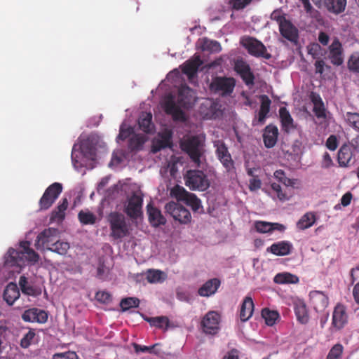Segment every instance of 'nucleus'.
Masks as SVG:
<instances>
[{"instance_id":"nucleus-1","label":"nucleus","mask_w":359,"mask_h":359,"mask_svg":"<svg viewBox=\"0 0 359 359\" xmlns=\"http://www.w3.org/2000/svg\"><path fill=\"white\" fill-rule=\"evenodd\" d=\"M20 249L10 248L7 252L6 262L12 266H21L27 261L32 264L36 263L39 255L30 248L29 241H21L19 243Z\"/></svg>"},{"instance_id":"nucleus-2","label":"nucleus","mask_w":359,"mask_h":359,"mask_svg":"<svg viewBox=\"0 0 359 359\" xmlns=\"http://www.w3.org/2000/svg\"><path fill=\"white\" fill-rule=\"evenodd\" d=\"M359 154V135L341 146L337 154V161L340 167H351L356 162Z\"/></svg>"},{"instance_id":"nucleus-3","label":"nucleus","mask_w":359,"mask_h":359,"mask_svg":"<svg viewBox=\"0 0 359 359\" xmlns=\"http://www.w3.org/2000/svg\"><path fill=\"white\" fill-rule=\"evenodd\" d=\"M107 222L111 231L109 236L114 240L121 239L129 235L128 225L123 214L112 212L109 215Z\"/></svg>"},{"instance_id":"nucleus-4","label":"nucleus","mask_w":359,"mask_h":359,"mask_svg":"<svg viewBox=\"0 0 359 359\" xmlns=\"http://www.w3.org/2000/svg\"><path fill=\"white\" fill-rule=\"evenodd\" d=\"M185 185L191 190L205 191L210 187L207 175L200 170H189L184 176Z\"/></svg>"},{"instance_id":"nucleus-5","label":"nucleus","mask_w":359,"mask_h":359,"mask_svg":"<svg viewBox=\"0 0 359 359\" xmlns=\"http://www.w3.org/2000/svg\"><path fill=\"white\" fill-rule=\"evenodd\" d=\"M241 43L248 50V53L254 57H263L266 60L271 58V55L267 52L263 43L254 37H243Z\"/></svg>"},{"instance_id":"nucleus-6","label":"nucleus","mask_w":359,"mask_h":359,"mask_svg":"<svg viewBox=\"0 0 359 359\" xmlns=\"http://www.w3.org/2000/svg\"><path fill=\"white\" fill-rule=\"evenodd\" d=\"M214 147L215 148V155L217 158L222 163L225 170L228 173H231L235 171V163L232 158L229 149L226 144L222 140H217L214 142Z\"/></svg>"},{"instance_id":"nucleus-7","label":"nucleus","mask_w":359,"mask_h":359,"mask_svg":"<svg viewBox=\"0 0 359 359\" xmlns=\"http://www.w3.org/2000/svg\"><path fill=\"white\" fill-rule=\"evenodd\" d=\"M181 147L192 161L199 164L203 154V143L198 136H192L187 139L181 144Z\"/></svg>"},{"instance_id":"nucleus-8","label":"nucleus","mask_w":359,"mask_h":359,"mask_svg":"<svg viewBox=\"0 0 359 359\" xmlns=\"http://www.w3.org/2000/svg\"><path fill=\"white\" fill-rule=\"evenodd\" d=\"M62 191L60 183L55 182L50 184L44 191L39 200L40 210H48L55 203Z\"/></svg>"},{"instance_id":"nucleus-9","label":"nucleus","mask_w":359,"mask_h":359,"mask_svg":"<svg viewBox=\"0 0 359 359\" xmlns=\"http://www.w3.org/2000/svg\"><path fill=\"white\" fill-rule=\"evenodd\" d=\"M166 212L170 214L175 220L180 224H187L191 222L190 212L182 205L175 202H170L165 206Z\"/></svg>"},{"instance_id":"nucleus-10","label":"nucleus","mask_w":359,"mask_h":359,"mask_svg":"<svg viewBox=\"0 0 359 359\" xmlns=\"http://www.w3.org/2000/svg\"><path fill=\"white\" fill-rule=\"evenodd\" d=\"M58 231L54 228L44 229L36 237L35 241V247L37 250L46 249L53 246L56 242V238Z\"/></svg>"},{"instance_id":"nucleus-11","label":"nucleus","mask_w":359,"mask_h":359,"mask_svg":"<svg viewBox=\"0 0 359 359\" xmlns=\"http://www.w3.org/2000/svg\"><path fill=\"white\" fill-rule=\"evenodd\" d=\"M220 316L216 311H209L201 321L203 332L206 334L215 335L219 330Z\"/></svg>"},{"instance_id":"nucleus-12","label":"nucleus","mask_w":359,"mask_h":359,"mask_svg":"<svg viewBox=\"0 0 359 359\" xmlns=\"http://www.w3.org/2000/svg\"><path fill=\"white\" fill-rule=\"evenodd\" d=\"M235 86V80L233 78L216 77L210 85L211 90L215 93H221L222 95L231 94Z\"/></svg>"},{"instance_id":"nucleus-13","label":"nucleus","mask_w":359,"mask_h":359,"mask_svg":"<svg viewBox=\"0 0 359 359\" xmlns=\"http://www.w3.org/2000/svg\"><path fill=\"white\" fill-rule=\"evenodd\" d=\"M143 198L141 196L134 193L128 201L125 208L126 214L131 219H137L142 214Z\"/></svg>"},{"instance_id":"nucleus-14","label":"nucleus","mask_w":359,"mask_h":359,"mask_svg":"<svg viewBox=\"0 0 359 359\" xmlns=\"http://www.w3.org/2000/svg\"><path fill=\"white\" fill-rule=\"evenodd\" d=\"M234 70L241 76L245 84L248 86L255 83V75L250 65L243 60H237L234 64Z\"/></svg>"},{"instance_id":"nucleus-15","label":"nucleus","mask_w":359,"mask_h":359,"mask_svg":"<svg viewBox=\"0 0 359 359\" xmlns=\"http://www.w3.org/2000/svg\"><path fill=\"white\" fill-rule=\"evenodd\" d=\"M348 323V315L344 305L338 304L334 309L331 329L339 331Z\"/></svg>"},{"instance_id":"nucleus-16","label":"nucleus","mask_w":359,"mask_h":359,"mask_svg":"<svg viewBox=\"0 0 359 359\" xmlns=\"http://www.w3.org/2000/svg\"><path fill=\"white\" fill-rule=\"evenodd\" d=\"M194 90L188 86H182L179 89L177 102L184 108L192 107L196 102V97Z\"/></svg>"},{"instance_id":"nucleus-17","label":"nucleus","mask_w":359,"mask_h":359,"mask_svg":"<svg viewBox=\"0 0 359 359\" xmlns=\"http://www.w3.org/2000/svg\"><path fill=\"white\" fill-rule=\"evenodd\" d=\"M172 133L170 130H165L158 133V138H155L152 142L151 151L156 153L165 148H170L172 146Z\"/></svg>"},{"instance_id":"nucleus-18","label":"nucleus","mask_w":359,"mask_h":359,"mask_svg":"<svg viewBox=\"0 0 359 359\" xmlns=\"http://www.w3.org/2000/svg\"><path fill=\"white\" fill-rule=\"evenodd\" d=\"M22 319L25 322L45 323L48 320V313L44 310L38 308H32L25 310L22 314Z\"/></svg>"},{"instance_id":"nucleus-19","label":"nucleus","mask_w":359,"mask_h":359,"mask_svg":"<svg viewBox=\"0 0 359 359\" xmlns=\"http://www.w3.org/2000/svg\"><path fill=\"white\" fill-rule=\"evenodd\" d=\"M309 297L311 305L316 312L323 311L328 305V297L320 291H311Z\"/></svg>"},{"instance_id":"nucleus-20","label":"nucleus","mask_w":359,"mask_h":359,"mask_svg":"<svg viewBox=\"0 0 359 359\" xmlns=\"http://www.w3.org/2000/svg\"><path fill=\"white\" fill-rule=\"evenodd\" d=\"M166 114L172 116L174 121L184 122L187 118L184 112L180 109L172 97L168 98L165 102Z\"/></svg>"},{"instance_id":"nucleus-21","label":"nucleus","mask_w":359,"mask_h":359,"mask_svg":"<svg viewBox=\"0 0 359 359\" xmlns=\"http://www.w3.org/2000/svg\"><path fill=\"white\" fill-rule=\"evenodd\" d=\"M329 58L334 65L339 66L343 64L342 46L338 39H335L332 41L329 46Z\"/></svg>"},{"instance_id":"nucleus-22","label":"nucleus","mask_w":359,"mask_h":359,"mask_svg":"<svg viewBox=\"0 0 359 359\" xmlns=\"http://www.w3.org/2000/svg\"><path fill=\"white\" fill-rule=\"evenodd\" d=\"M202 64L203 61L201 57L195 55L193 58L188 60L183 64L182 71L189 79H191L196 75Z\"/></svg>"},{"instance_id":"nucleus-23","label":"nucleus","mask_w":359,"mask_h":359,"mask_svg":"<svg viewBox=\"0 0 359 359\" xmlns=\"http://www.w3.org/2000/svg\"><path fill=\"white\" fill-rule=\"evenodd\" d=\"M292 248L293 246L290 242L282 241L273 243L266 249V251L276 256H285L290 255Z\"/></svg>"},{"instance_id":"nucleus-24","label":"nucleus","mask_w":359,"mask_h":359,"mask_svg":"<svg viewBox=\"0 0 359 359\" xmlns=\"http://www.w3.org/2000/svg\"><path fill=\"white\" fill-rule=\"evenodd\" d=\"M278 130L276 126H267L263 134V140L266 148H272L277 142Z\"/></svg>"},{"instance_id":"nucleus-25","label":"nucleus","mask_w":359,"mask_h":359,"mask_svg":"<svg viewBox=\"0 0 359 359\" xmlns=\"http://www.w3.org/2000/svg\"><path fill=\"white\" fill-rule=\"evenodd\" d=\"M220 284L218 278L210 279L198 289V294L201 297H210L217 291Z\"/></svg>"},{"instance_id":"nucleus-26","label":"nucleus","mask_w":359,"mask_h":359,"mask_svg":"<svg viewBox=\"0 0 359 359\" xmlns=\"http://www.w3.org/2000/svg\"><path fill=\"white\" fill-rule=\"evenodd\" d=\"M147 208L149 221L153 226L158 227L166 223V219L162 215L160 210L152 206L151 204L147 205Z\"/></svg>"},{"instance_id":"nucleus-27","label":"nucleus","mask_w":359,"mask_h":359,"mask_svg":"<svg viewBox=\"0 0 359 359\" xmlns=\"http://www.w3.org/2000/svg\"><path fill=\"white\" fill-rule=\"evenodd\" d=\"M254 302L250 297H245L241 304L239 317L242 322L248 321L252 316L254 311Z\"/></svg>"},{"instance_id":"nucleus-28","label":"nucleus","mask_w":359,"mask_h":359,"mask_svg":"<svg viewBox=\"0 0 359 359\" xmlns=\"http://www.w3.org/2000/svg\"><path fill=\"white\" fill-rule=\"evenodd\" d=\"M279 118L282 128L285 132L289 133L296 128L294 124L293 118L286 107H281L279 109Z\"/></svg>"},{"instance_id":"nucleus-29","label":"nucleus","mask_w":359,"mask_h":359,"mask_svg":"<svg viewBox=\"0 0 359 359\" xmlns=\"http://www.w3.org/2000/svg\"><path fill=\"white\" fill-rule=\"evenodd\" d=\"M279 31L284 38L290 41H295L298 36L297 28L288 20L283 21V23L279 26Z\"/></svg>"},{"instance_id":"nucleus-30","label":"nucleus","mask_w":359,"mask_h":359,"mask_svg":"<svg viewBox=\"0 0 359 359\" xmlns=\"http://www.w3.org/2000/svg\"><path fill=\"white\" fill-rule=\"evenodd\" d=\"M20 291L15 283H10L4 292V299L9 305H13L19 298Z\"/></svg>"},{"instance_id":"nucleus-31","label":"nucleus","mask_w":359,"mask_h":359,"mask_svg":"<svg viewBox=\"0 0 359 359\" xmlns=\"http://www.w3.org/2000/svg\"><path fill=\"white\" fill-rule=\"evenodd\" d=\"M324 4L329 12L339 14L345 11L346 0H324Z\"/></svg>"},{"instance_id":"nucleus-32","label":"nucleus","mask_w":359,"mask_h":359,"mask_svg":"<svg viewBox=\"0 0 359 359\" xmlns=\"http://www.w3.org/2000/svg\"><path fill=\"white\" fill-rule=\"evenodd\" d=\"M316 220V215L313 212H306L297 222V227L300 230H305L312 226Z\"/></svg>"},{"instance_id":"nucleus-33","label":"nucleus","mask_w":359,"mask_h":359,"mask_svg":"<svg viewBox=\"0 0 359 359\" xmlns=\"http://www.w3.org/2000/svg\"><path fill=\"white\" fill-rule=\"evenodd\" d=\"M39 341L35 330H29L22 337L20 340V346L23 348H27L32 345L36 344Z\"/></svg>"},{"instance_id":"nucleus-34","label":"nucleus","mask_w":359,"mask_h":359,"mask_svg":"<svg viewBox=\"0 0 359 359\" xmlns=\"http://www.w3.org/2000/svg\"><path fill=\"white\" fill-rule=\"evenodd\" d=\"M68 207V201L66 198H62V201L52 212L51 219L54 220L62 221L65 216V210Z\"/></svg>"},{"instance_id":"nucleus-35","label":"nucleus","mask_w":359,"mask_h":359,"mask_svg":"<svg viewBox=\"0 0 359 359\" xmlns=\"http://www.w3.org/2000/svg\"><path fill=\"white\" fill-rule=\"evenodd\" d=\"M312 102L314 104L313 111L316 116L318 118H325V108L320 97L319 95H317L316 97L313 96L312 98Z\"/></svg>"},{"instance_id":"nucleus-36","label":"nucleus","mask_w":359,"mask_h":359,"mask_svg":"<svg viewBox=\"0 0 359 359\" xmlns=\"http://www.w3.org/2000/svg\"><path fill=\"white\" fill-rule=\"evenodd\" d=\"M294 312L297 319L300 323L306 324L309 322V316L304 303L297 304L294 306Z\"/></svg>"},{"instance_id":"nucleus-37","label":"nucleus","mask_w":359,"mask_h":359,"mask_svg":"<svg viewBox=\"0 0 359 359\" xmlns=\"http://www.w3.org/2000/svg\"><path fill=\"white\" fill-rule=\"evenodd\" d=\"M273 281L277 284L297 283L299 278L290 273H280L275 276Z\"/></svg>"},{"instance_id":"nucleus-38","label":"nucleus","mask_w":359,"mask_h":359,"mask_svg":"<svg viewBox=\"0 0 359 359\" xmlns=\"http://www.w3.org/2000/svg\"><path fill=\"white\" fill-rule=\"evenodd\" d=\"M151 119L152 115L151 113L142 114L139 118L138 124L140 128L146 133H150L152 131Z\"/></svg>"},{"instance_id":"nucleus-39","label":"nucleus","mask_w":359,"mask_h":359,"mask_svg":"<svg viewBox=\"0 0 359 359\" xmlns=\"http://www.w3.org/2000/svg\"><path fill=\"white\" fill-rule=\"evenodd\" d=\"M80 149L81 153L88 159L94 160L96 157L95 147L88 141L81 142Z\"/></svg>"},{"instance_id":"nucleus-40","label":"nucleus","mask_w":359,"mask_h":359,"mask_svg":"<svg viewBox=\"0 0 359 359\" xmlns=\"http://www.w3.org/2000/svg\"><path fill=\"white\" fill-rule=\"evenodd\" d=\"M201 48L204 51L212 53H219L222 50L220 43L215 40H210L206 38L203 39Z\"/></svg>"},{"instance_id":"nucleus-41","label":"nucleus","mask_w":359,"mask_h":359,"mask_svg":"<svg viewBox=\"0 0 359 359\" xmlns=\"http://www.w3.org/2000/svg\"><path fill=\"white\" fill-rule=\"evenodd\" d=\"M146 279L150 283H161L165 280L164 273L160 270L149 269L146 273Z\"/></svg>"},{"instance_id":"nucleus-42","label":"nucleus","mask_w":359,"mask_h":359,"mask_svg":"<svg viewBox=\"0 0 359 359\" xmlns=\"http://www.w3.org/2000/svg\"><path fill=\"white\" fill-rule=\"evenodd\" d=\"M262 316L269 326H273L280 316L276 311H271L269 309H264L262 311Z\"/></svg>"},{"instance_id":"nucleus-43","label":"nucleus","mask_w":359,"mask_h":359,"mask_svg":"<svg viewBox=\"0 0 359 359\" xmlns=\"http://www.w3.org/2000/svg\"><path fill=\"white\" fill-rule=\"evenodd\" d=\"M69 248L70 246L69 243L57 241L55 242L52 247L48 248V250L57 253L60 255H65L67 253Z\"/></svg>"},{"instance_id":"nucleus-44","label":"nucleus","mask_w":359,"mask_h":359,"mask_svg":"<svg viewBox=\"0 0 359 359\" xmlns=\"http://www.w3.org/2000/svg\"><path fill=\"white\" fill-rule=\"evenodd\" d=\"M189 193L183 187L177 184L171 189L170 196L178 201L184 202Z\"/></svg>"},{"instance_id":"nucleus-45","label":"nucleus","mask_w":359,"mask_h":359,"mask_svg":"<svg viewBox=\"0 0 359 359\" xmlns=\"http://www.w3.org/2000/svg\"><path fill=\"white\" fill-rule=\"evenodd\" d=\"M184 202L194 212H198L203 208L201 200L194 194L189 193Z\"/></svg>"},{"instance_id":"nucleus-46","label":"nucleus","mask_w":359,"mask_h":359,"mask_svg":"<svg viewBox=\"0 0 359 359\" xmlns=\"http://www.w3.org/2000/svg\"><path fill=\"white\" fill-rule=\"evenodd\" d=\"M78 218L79 222L84 224H94L96 222V216L90 211L81 210L79 212Z\"/></svg>"},{"instance_id":"nucleus-47","label":"nucleus","mask_w":359,"mask_h":359,"mask_svg":"<svg viewBox=\"0 0 359 359\" xmlns=\"http://www.w3.org/2000/svg\"><path fill=\"white\" fill-rule=\"evenodd\" d=\"M151 326L158 328H167L169 326V319L166 316L150 318L147 320Z\"/></svg>"},{"instance_id":"nucleus-48","label":"nucleus","mask_w":359,"mask_h":359,"mask_svg":"<svg viewBox=\"0 0 359 359\" xmlns=\"http://www.w3.org/2000/svg\"><path fill=\"white\" fill-rule=\"evenodd\" d=\"M140 300L136 297H127L123 299L120 302V306L123 311H127L132 308L139 306Z\"/></svg>"},{"instance_id":"nucleus-49","label":"nucleus","mask_w":359,"mask_h":359,"mask_svg":"<svg viewBox=\"0 0 359 359\" xmlns=\"http://www.w3.org/2000/svg\"><path fill=\"white\" fill-rule=\"evenodd\" d=\"M345 121L350 127L359 131V113L347 112Z\"/></svg>"},{"instance_id":"nucleus-50","label":"nucleus","mask_w":359,"mask_h":359,"mask_svg":"<svg viewBox=\"0 0 359 359\" xmlns=\"http://www.w3.org/2000/svg\"><path fill=\"white\" fill-rule=\"evenodd\" d=\"M347 66L351 72L359 74V54L358 53H355L349 57Z\"/></svg>"},{"instance_id":"nucleus-51","label":"nucleus","mask_w":359,"mask_h":359,"mask_svg":"<svg viewBox=\"0 0 359 359\" xmlns=\"http://www.w3.org/2000/svg\"><path fill=\"white\" fill-rule=\"evenodd\" d=\"M144 144V139L138 135H133L128 141V148L132 150H138Z\"/></svg>"},{"instance_id":"nucleus-52","label":"nucleus","mask_w":359,"mask_h":359,"mask_svg":"<svg viewBox=\"0 0 359 359\" xmlns=\"http://www.w3.org/2000/svg\"><path fill=\"white\" fill-rule=\"evenodd\" d=\"M254 226L256 231L259 233H265L272 231L271 222L256 221Z\"/></svg>"},{"instance_id":"nucleus-53","label":"nucleus","mask_w":359,"mask_h":359,"mask_svg":"<svg viewBox=\"0 0 359 359\" xmlns=\"http://www.w3.org/2000/svg\"><path fill=\"white\" fill-rule=\"evenodd\" d=\"M344 347L341 344H337L332 346L328 353L327 359H339L343 353Z\"/></svg>"},{"instance_id":"nucleus-54","label":"nucleus","mask_w":359,"mask_h":359,"mask_svg":"<svg viewBox=\"0 0 359 359\" xmlns=\"http://www.w3.org/2000/svg\"><path fill=\"white\" fill-rule=\"evenodd\" d=\"M158 345V344H155L151 346H144V345H140L136 343H134L133 344L134 350L136 353L148 352L149 353H155V354H158V353L154 351V348Z\"/></svg>"},{"instance_id":"nucleus-55","label":"nucleus","mask_w":359,"mask_h":359,"mask_svg":"<svg viewBox=\"0 0 359 359\" xmlns=\"http://www.w3.org/2000/svg\"><path fill=\"white\" fill-rule=\"evenodd\" d=\"M252 0H231L229 4L233 10L239 11L251 4Z\"/></svg>"},{"instance_id":"nucleus-56","label":"nucleus","mask_w":359,"mask_h":359,"mask_svg":"<svg viewBox=\"0 0 359 359\" xmlns=\"http://www.w3.org/2000/svg\"><path fill=\"white\" fill-rule=\"evenodd\" d=\"M96 299L102 303L107 304L111 301V295L109 292L105 291H99L95 294Z\"/></svg>"},{"instance_id":"nucleus-57","label":"nucleus","mask_w":359,"mask_h":359,"mask_svg":"<svg viewBox=\"0 0 359 359\" xmlns=\"http://www.w3.org/2000/svg\"><path fill=\"white\" fill-rule=\"evenodd\" d=\"M261 105L259 111L269 113L270 111V106L271 104V101L269 97L266 95H262L260 96Z\"/></svg>"},{"instance_id":"nucleus-58","label":"nucleus","mask_w":359,"mask_h":359,"mask_svg":"<svg viewBox=\"0 0 359 359\" xmlns=\"http://www.w3.org/2000/svg\"><path fill=\"white\" fill-rule=\"evenodd\" d=\"M271 19L277 22L278 25L280 26L283 23V21H286L287 19L285 17V15L280 10H275L271 14Z\"/></svg>"},{"instance_id":"nucleus-59","label":"nucleus","mask_w":359,"mask_h":359,"mask_svg":"<svg viewBox=\"0 0 359 359\" xmlns=\"http://www.w3.org/2000/svg\"><path fill=\"white\" fill-rule=\"evenodd\" d=\"M53 359H79L76 353L74 351H67L65 353H55Z\"/></svg>"},{"instance_id":"nucleus-60","label":"nucleus","mask_w":359,"mask_h":359,"mask_svg":"<svg viewBox=\"0 0 359 359\" xmlns=\"http://www.w3.org/2000/svg\"><path fill=\"white\" fill-rule=\"evenodd\" d=\"M133 133V129L131 127L124 128L121 126L119 134L117 137L118 140H125Z\"/></svg>"},{"instance_id":"nucleus-61","label":"nucleus","mask_w":359,"mask_h":359,"mask_svg":"<svg viewBox=\"0 0 359 359\" xmlns=\"http://www.w3.org/2000/svg\"><path fill=\"white\" fill-rule=\"evenodd\" d=\"M326 147L330 151H334L338 147V140L334 135H331L326 140Z\"/></svg>"},{"instance_id":"nucleus-62","label":"nucleus","mask_w":359,"mask_h":359,"mask_svg":"<svg viewBox=\"0 0 359 359\" xmlns=\"http://www.w3.org/2000/svg\"><path fill=\"white\" fill-rule=\"evenodd\" d=\"M22 292L24 294L33 297L39 296L41 292L40 289L36 288L34 286L30 285L29 284L24 288L22 287Z\"/></svg>"},{"instance_id":"nucleus-63","label":"nucleus","mask_w":359,"mask_h":359,"mask_svg":"<svg viewBox=\"0 0 359 359\" xmlns=\"http://www.w3.org/2000/svg\"><path fill=\"white\" fill-rule=\"evenodd\" d=\"M271 187L272 190L276 193L278 198L280 201H285L288 199L287 196L282 191L281 187L279 184L272 183L271 184Z\"/></svg>"},{"instance_id":"nucleus-64","label":"nucleus","mask_w":359,"mask_h":359,"mask_svg":"<svg viewBox=\"0 0 359 359\" xmlns=\"http://www.w3.org/2000/svg\"><path fill=\"white\" fill-rule=\"evenodd\" d=\"M333 164L334 163L330 155L327 152H325L323 156L321 167L323 168H329L332 166Z\"/></svg>"}]
</instances>
